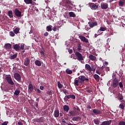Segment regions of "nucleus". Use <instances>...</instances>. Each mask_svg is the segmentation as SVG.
Segmentation results:
<instances>
[{
  "label": "nucleus",
  "mask_w": 125,
  "mask_h": 125,
  "mask_svg": "<svg viewBox=\"0 0 125 125\" xmlns=\"http://www.w3.org/2000/svg\"><path fill=\"white\" fill-rule=\"evenodd\" d=\"M96 73L97 74H98V75H101V73L100 72V71L98 70H96Z\"/></svg>",
  "instance_id": "nucleus-56"
},
{
  "label": "nucleus",
  "mask_w": 125,
  "mask_h": 125,
  "mask_svg": "<svg viewBox=\"0 0 125 125\" xmlns=\"http://www.w3.org/2000/svg\"><path fill=\"white\" fill-rule=\"evenodd\" d=\"M111 125V122L110 121H104L101 125Z\"/></svg>",
  "instance_id": "nucleus-29"
},
{
  "label": "nucleus",
  "mask_w": 125,
  "mask_h": 125,
  "mask_svg": "<svg viewBox=\"0 0 125 125\" xmlns=\"http://www.w3.org/2000/svg\"><path fill=\"white\" fill-rule=\"evenodd\" d=\"M36 90H37L38 93H40L41 94H42V91H41V90H40L39 89H36Z\"/></svg>",
  "instance_id": "nucleus-50"
},
{
  "label": "nucleus",
  "mask_w": 125,
  "mask_h": 125,
  "mask_svg": "<svg viewBox=\"0 0 125 125\" xmlns=\"http://www.w3.org/2000/svg\"><path fill=\"white\" fill-rule=\"evenodd\" d=\"M47 94H48V95H52V92H51V91H48L47 92Z\"/></svg>",
  "instance_id": "nucleus-52"
},
{
  "label": "nucleus",
  "mask_w": 125,
  "mask_h": 125,
  "mask_svg": "<svg viewBox=\"0 0 125 125\" xmlns=\"http://www.w3.org/2000/svg\"><path fill=\"white\" fill-rule=\"evenodd\" d=\"M89 59L91 61H95V60H96V57H95L92 55H90L89 56Z\"/></svg>",
  "instance_id": "nucleus-23"
},
{
  "label": "nucleus",
  "mask_w": 125,
  "mask_h": 125,
  "mask_svg": "<svg viewBox=\"0 0 125 125\" xmlns=\"http://www.w3.org/2000/svg\"><path fill=\"white\" fill-rule=\"evenodd\" d=\"M24 2L26 4H31L33 1L32 0H24Z\"/></svg>",
  "instance_id": "nucleus-30"
},
{
  "label": "nucleus",
  "mask_w": 125,
  "mask_h": 125,
  "mask_svg": "<svg viewBox=\"0 0 125 125\" xmlns=\"http://www.w3.org/2000/svg\"><path fill=\"white\" fill-rule=\"evenodd\" d=\"M65 72L66 73H67L68 75H71V74H73V71L69 69H67L65 70Z\"/></svg>",
  "instance_id": "nucleus-34"
},
{
  "label": "nucleus",
  "mask_w": 125,
  "mask_h": 125,
  "mask_svg": "<svg viewBox=\"0 0 125 125\" xmlns=\"http://www.w3.org/2000/svg\"><path fill=\"white\" fill-rule=\"evenodd\" d=\"M58 87L59 88H62L63 87V85L61 83H60V82H58Z\"/></svg>",
  "instance_id": "nucleus-41"
},
{
  "label": "nucleus",
  "mask_w": 125,
  "mask_h": 125,
  "mask_svg": "<svg viewBox=\"0 0 125 125\" xmlns=\"http://www.w3.org/2000/svg\"><path fill=\"white\" fill-rule=\"evenodd\" d=\"M43 35H44V37H47V36H48L49 34H48V32H46L44 33Z\"/></svg>",
  "instance_id": "nucleus-55"
},
{
  "label": "nucleus",
  "mask_w": 125,
  "mask_h": 125,
  "mask_svg": "<svg viewBox=\"0 0 125 125\" xmlns=\"http://www.w3.org/2000/svg\"><path fill=\"white\" fill-rule=\"evenodd\" d=\"M68 125H77V124H72L71 123H69L68 124Z\"/></svg>",
  "instance_id": "nucleus-64"
},
{
  "label": "nucleus",
  "mask_w": 125,
  "mask_h": 125,
  "mask_svg": "<svg viewBox=\"0 0 125 125\" xmlns=\"http://www.w3.org/2000/svg\"><path fill=\"white\" fill-rule=\"evenodd\" d=\"M68 124L66 121H65L64 119H62V125H65Z\"/></svg>",
  "instance_id": "nucleus-39"
},
{
  "label": "nucleus",
  "mask_w": 125,
  "mask_h": 125,
  "mask_svg": "<svg viewBox=\"0 0 125 125\" xmlns=\"http://www.w3.org/2000/svg\"><path fill=\"white\" fill-rule=\"evenodd\" d=\"M24 45H25V44H21V47H20V48H21V49H22V50H24Z\"/></svg>",
  "instance_id": "nucleus-48"
},
{
  "label": "nucleus",
  "mask_w": 125,
  "mask_h": 125,
  "mask_svg": "<svg viewBox=\"0 0 125 125\" xmlns=\"http://www.w3.org/2000/svg\"><path fill=\"white\" fill-rule=\"evenodd\" d=\"M18 125H23V123H22V122H19L18 123Z\"/></svg>",
  "instance_id": "nucleus-59"
},
{
  "label": "nucleus",
  "mask_w": 125,
  "mask_h": 125,
  "mask_svg": "<svg viewBox=\"0 0 125 125\" xmlns=\"http://www.w3.org/2000/svg\"><path fill=\"white\" fill-rule=\"evenodd\" d=\"M69 15L70 17H76V14H75L73 12H69Z\"/></svg>",
  "instance_id": "nucleus-31"
},
{
  "label": "nucleus",
  "mask_w": 125,
  "mask_h": 125,
  "mask_svg": "<svg viewBox=\"0 0 125 125\" xmlns=\"http://www.w3.org/2000/svg\"><path fill=\"white\" fill-rule=\"evenodd\" d=\"M6 80L7 83H8L10 84L11 85H14V83L13 82V81H12V79L10 76L6 77Z\"/></svg>",
  "instance_id": "nucleus-5"
},
{
  "label": "nucleus",
  "mask_w": 125,
  "mask_h": 125,
  "mask_svg": "<svg viewBox=\"0 0 125 125\" xmlns=\"http://www.w3.org/2000/svg\"><path fill=\"white\" fill-rule=\"evenodd\" d=\"M118 125H125V121H121L119 122Z\"/></svg>",
  "instance_id": "nucleus-43"
},
{
  "label": "nucleus",
  "mask_w": 125,
  "mask_h": 125,
  "mask_svg": "<svg viewBox=\"0 0 125 125\" xmlns=\"http://www.w3.org/2000/svg\"><path fill=\"white\" fill-rule=\"evenodd\" d=\"M69 115H68L69 117H73L74 116H76V112H75V111H71V110H70L69 111Z\"/></svg>",
  "instance_id": "nucleus-25"
},
{
  "label": "nucleus",
  "mask_w": 125,
  "mask_h": 125,
  "mask_svg": "<svg viewBox=\"0 0 125 125\" xmlns=\"http://www.w3.org/2000/svg\"><path fill=\"white\" fill-rule=\"evenodd\" d=\"M89 5L91 9L95 10L98 8V6L96 5V4L94 3H89Z\"/></svg>",
  "instance_id": "nucleus-9"
},
{
  "label": "nucleus",
  "mask_w": 125,
  "mask_h": 125,
  "mask_svg": "<svg viewBox=\"0 0 125 125\" xmlns=\"http://www.w3.org/2000/svg\"><path fill=\"white\" fill-rule=\"evenodd\" d=\"M82 50H83V49H82V45H81V44H79L77 47V52H82Z\"/></svg>",
  "instance_id": "nucleus-27"
},
{
  "label": "nucleus",
  "mask_w": 125,
  "mask_h": 125,
  "mask_svg": "<svg viewBox=\"0 0 125 125\" xmlns=\"http://www.w3.org/2000/svg\"><path fill=\"white\" fill-rule=\"evenodd\" d=\"M119 86H120V88H122V87H124V85H123V83L120 82L119 83Z\"/></svg>",
  "instance_id": "nucleus-51"
},
{
  "label": "nucleus",
  "mask_w": 125,
  "mask_h": 125,
  "mask_svg": "<svg viewBox=\"0 0 125 125\" xmlns=\"http://www.w3.org/2000/svg\"><path fill=\"white\" fill-rule=\"evenodd\" d=\"M77 110L79 112H80V111H81V109H80V108H79V107H77Z\"/></svg>",
  "instance_id": "nucleus-63"
},
{
  "label": "nucleus",
  "mask_w": 125,
  "mask_h": 125,
  "mask_svg": "<svg viewBox=\"0 0 125 125\" xmlns=\"http://www.w3.org/2000/svg\"><path fill=\"white\" fill-rule=\"evenodd\" d=\"M119 6H121V7L124 6L125 5V2L122 0L119 1Z\"/></svg>",
  "instance_id": "nucleus-36"
},
{
  "label": "nucleus",
  "mask_w": 125,
  "mask_h": 125,
  "mask_svg": "<svg viewBox=\"0 0 125 125\" xmlns=\"http://www.w3.org/2000/svg\"><path fill=\"white\" fill-rule=\"evenodd\" d=\"M62 2H63V3H64V5H66L67 4V3H69V0H63Z\"/></svg>",
  "instance_id": "nucleus-45"
},
{
  "label": "nucleus",
  "mask_w": 125,
  "mask_h": 125,
  "mask_svg": "<svg viewBox=\"0 0 125 125\" xmlns=\"http://www.w3.org/2000/svg\"><path fill=\"white\" fill-rule=\"evenodd\" d=\"M118 85H119V81L117 80H114L112 83V87H114V88H116Z\"/></svg>",
  "instance_id": "nucleus-15"
},
{
  "label": "nucleus",
  "mask_w": 125,
  "mask_h": 125,
  "mask_svg": "<svg viewBox=\"0 0 125 125\" xmlns=\"http://www.w3.org/2000/svg\"><path fill=\"white\" fill-rule=\"evenodd\" d=\"M94 123L95 125H99L100 124V121L97 119H94Z\"/></svg>",
  "instance_id": "nucleus-38"
},
{
  "label": "nucleus",
  "mask_w": 125,
  "mask_h": 125,
  "mask_svg": "<svg viewBox=\"0 0 125 125\" xmlns=\"http://www.w3.org/2000/svg\"><path fill=\"white\" fill-rule=\"evenodd\" d=\"M8 16L10 18H13V12H12V11L9 10L8 11Z\"/></svg>",
  "instance_id": "nucleus-28"
},
{
  "label": "nucleus",
  "mask_w": 125,
  "mask_h": 125,
  "mask_svg": "<svg viewBox=\"0 0 125 125\" xmlns=\"http://www.w3.org/2000/svg\"><path fill=\"white\" fill-rule=\"evenodd\" d=\"M71 98L72 99H76V96L74 95H66L64 98V100L65 102L68 101V99Z\"/></svg>",
  "instance_id": "nucleus-2"
},
{
  "label": "nucleus",
  "mask_w": 125,
  "mask_h": 125,
  "mask_svg": "<svg viewBox=\"0 0 125 125\" xmlns=\"http://www.w3.org/2000/svg\"><path fill=\"white\" fill-rule=\"evenodd\" d=\"M85 67L89 72H92V69L91 68V67H90V65L88 64H86L85 65Z\"/></svg>",
  "instance_id": "nucleus-22"
},
{
  "label": "nucleus",
  "mask_w": 125,
  "mask_h": 125,
  "mask_svg": "<svg viewBox=\"0 0 125 125\" xmlns=\"http://www.w3.org/2000/svg\"><path fill=\"white\" fill-rule=\"evenodd\" d=\"M33 90H34V87H33V85L32 84V83H30L28 86V91L29 93H32V92H33Z\"/></svg>",
  "instance_id": "nucleus-12"
},
{
  "label": "nucleus",
  "mask_w": 125,
  "mask_h": 125,
  "mask_svg": "<svg viewBox=\"0 0 125 125\" xmlns=\"http://www.w3.org/2000/svg\"><path fill=\"white\" fill-rule=\"evenodd\" d=\"M75 54L77 57V60L79 61H82L83 60V55L80 53V52H75Z\"/></svg>",
  "instance_id": "nucleus-1"
},
{
  "label": "nucleus",
  "mask_w": 125,
  "mask_h": 125,
  "mask_svg": "<svg viewBox=\"0 0 125 125\" xmlns=\"http://www.w3.org/2000/svg\"><path fill=\"white\" fill-rule=\"evenodd\" d=\"M14 13L15 15H16V16H17V17H21V14H22V12L20 11H19V10H18V9L16 8L14 10Z\"/></svg>",
  "instance_id": "nucleus-7"
},
{
  "label": "nucleus",
  "mask_w": 125,
  "mask_h": 125,
  "mask_svg": "<svg viewBox=\"0 0 125 125\" xmlns=\"http://www.w3.org/2000/svg\"><path fill=\"white\" fill-rule=\"evenodd\" d=\"M24 65L25 66H29L30 65V59H29V58H26L24 60Z\"/></svg>",
  "instance_id": "nucleus-14"
},
{
  "label": "nucleus",
  "mask_w": 125,
  "mask_h": 125,
  "mask_svg": "<svg viewBox=\"0 0 125 125\" xmlns=\"http://www.w3.org/2000/svg\"><path fill=\"white\" fill-rule=\"evenodd\" d=\"M54 117L58 118L59 117V109H57L54 111Z\"/></svg>",
  "instance_id": "nucleus-20"
},
{
  "label": "nucleus",
  "mask_w": 125,
  "mask_h": 125,
  "mask_svg": "<svg viewBox=\"0 0 125 125\" xmlns=\"http://www.w3.org/2000/svg\"><path fill=\"white\" fill-rule=\"evenodd\" d=\"M8 124V122H4L3 123H2L1 125H7Z\"/></svg>",
  "instance_id": "nucleus-53"
},
{
  "label": "nucleus",
  "mask_w": 125,
  "mask_h": 125,
  "mask_svg": "<svg viewBox=\"0 0 125 125\" xmlns=\"http://www.w3.org/2000/svg\"><path fill=\"white\" fill-rule=\"evenodd\" d=\"M44 121V118L43 117H41L40 118H35L34 119V122H36L37 123H43Z\"/></svg>",
  "instance_id": "nucleus-6"
},
{
  "label": "nucleus",
  "mask_w": 125,
  "mask_h": 125,
  "mask_svg": "<svg viewBox=\"0 0 125 125\" xmlns=\"http://www.w3.org/2000/svg\"><path fill=\"white\" fill-rule=\"evenodd\" d=\"M102 9H107L108 8V4L106 3H102L101 4Z\"/></svg>",
  "instance_id": "nucleus-18"
},
{
  "label": "nucleus",
  "mask_w": 125,
  "mask_h": 125,
  "mask_svg": "<svg viewBox=\"0 0 125 125\" xmlns=\"http://www.w3.org/2000/svg\"><path fill=\"white\" fill-rule=\"evenodd\" d=\"M87 109H91V106L89 105H87Z\"/></svg>",
  "instance_id": "nucleus-60"
},
{
  "label": "nucleus",
  "mask_w": 125,
  "mask_h": 125,
  "mask_svg": "<svg viewBox=\"0 0 125 125\" xmlns=\"http://www.w3.org/2000/svg\"><path fill=\"white\" fill-rule=\"evenodd\" d=\"M35 64L36 66H38L39 67H41V66H42V62L39 60L35 61Z\"/></svg>",
  "instance_id": "nucleus-24"
},
{
  "label": "nucleus",
  "mask_w": 125,
  "mask_h": 125,
  "mask_svg": "<svg viewBox=\"0 0 125 125\" xmlns=\"http://www.w3.org/2000/svg\"><path fill=\"white\" fill-rule=\"evenodd\" d=\"M93 113L95 115H101V114H102V111L98 109H94L93 110Z\"/></svg>",
  "instance_id": "nucleus-10"
},
{
  "label": "nucleus",
  "mask_w": 125,
  "mask_h": 125,
  "mask_svg": "<svg viewBox=\"0 0 125 125\" xmlns=\"http://www.w3.org/2000/svg\"><path fill=\"white\" fill-rule=\"evenodd\" d=\"M19 27H16L14 30V33L16 34V35H17L18 33H19Z\"/></svg>",
  "instance_id": "nucleus-32"
},
{
  "label": "nucleus",
  "mask_w": 125,
  "mask_h": 125,
  "mask_svg": "<svg viewBox=\"0 0 125 125\" xmlns=\"http://www.w3.org/2000/svg\"><path fill=\"white\" fill-rule=\"evenodd\" d=\"M106 27H101L100 29L98 30V32H99V31H102L103 32H104V31H106Z\"/></svg>",
  "instance_id": "nucleus-40"
},
{
  "label": "nucleus",
  "mask_w": 125,
  "mask_h": 125,
  "mask_svg": "<svg viewBox=\"0 0 125 125\" xmlns=\"http://www.w3.org/2000/svg\"><path fill=\"white\" fill-rule=\"evenodd\" d=\"M123 99H124V97H123V96H121V97L119 98V100H120V101H122Z\"/></svg>",
  "instance_id": "nucleus-58"
},
{
  "label": "nucleus",
  "mask_w": 125,
  "mask_h": 125,
  "mask_svg": "<svg viewBox=\"0 0 125 125\" xmlns=\"http://www.w3.org/2000/svg\"><path fill=\"white\" fill-rule=\"evenodd\" d=\"M46 30H47V32H50V31H52V28H51V26H47L46 27Z\"/></svg>",
  "instance_id": "nucleus-42"
},
{
  "label": "nucleus",
  "mask_w": 125,
  "mask_h": 125,
  "mask_svg": "<svg viewBox=\"0 0 125 125\" xmlns=\"http://www.w3.org/2000/svg\"><path fill=\"white\" fill-rule=\"evenodd\" d=\"M14 49L16 50V51H19L20 49V45L18 44H16L14 45Z\"/></svg>",
  "instance_id": "nucleus-21"
},
{
  "label": "nucleus",
  "mask_w": 125,
  "mask_h": 125,
  "mask_svg": "<svg viewBox=\"0 0 125 125\" xmlns=\"http://www.w3.org/2000/svg\"><path fill=\"white\" fill-rule=\"evenodd\" d=\"M4 48L7 51H10V50H11V48H12V46L11 45L10 43H7L4 45Z\"/></svg>",
  "instance_id": "nucleus-4"
},
{
  "label": "nucleus",
  "mask_w": 125,
  "mask_h": 125,
  "mask_svg": "<svg viewBox=\"0 0 125 125\" xmlns=\"http://www.w3.org/2000/svg\"><path fill=\"white\" fill-rule=\"evenodd\" d=\"M20 89H22V87H21V86H19L18 89H17L15 90V91L14 93V95H16V96H18V95H19V94H20V92H21Z\"/></svg>",
  "instance_id": "nucleus-13"
},
{
  "label": "nucleus",
  "mask_w": 125,
  "mask_h": 125,
  "mask_svg": "<svg viewBox=\"0 0 125 125\" xmlns=\"http://www.w3.org/2000/svg\"><path fill=\"white\" fill-rule=\"evenodd\" d=\"M88 24L90 28H93V27H95V26H97V25H98L96 21H94L92 23L88 22Z\"/></svg>",
  "instance_id": "nucleus-16"
},
{
  "label": "nucleus",
  "mask_w": 125,
  "mask_h": 125,
  "mask_svg": "<svg viewBox=\"0 0 125 125\" xmlns=\"http://www.w3.org/2000/svg\"><path fill=\"white\" fill-rule=\"evenodd\" d=\"M121 102H122V103L119 105V108H120V109H122V110H125V100H124L122 101Z\"/></svg>",
  "instance_id": "nucleus-17"
},
{
  "label": "nucleus",
  "mask_w": 125,
  "mask_h": 125,
  "mask_svg": "<svg viewBox=\"0 0 125 125\" xmlns=\"http://www.w3.org/2000/svg\"><path fill=\"white\" fill-rule=\"evenodd\" d=\"M9 34L11 37H14V36H15V33L13 32V31L10 32Z\"/></svg>",
  "instance_id": "nucleus-44"
},
{
  "label": "nucleus",
  "mask_w": 125,
  "mask_h": 125,
  "mask_svg": "<svg viewBox=\"0 0 125 125\" xmlns=\"http://www.w3.org/2000/svg\"><path fill=\"white\" fill-rule=\"evenodd\" d=\"M84 81H86V82H88V81H89V80L88 78H85V77Z\"/></svg>",
  "instance_id": "nucleus-62"
},
{
  "label": "nucleus",
  "mask_w": 125,
  "mask_h": 125,
  "mask_svg": "<svg viewBox=\"0 0 125 125\" xmlns=\"http://www.w3.org/2000/svg\"><path fill=\"white\" fill-rule=\"evenodd\" d=\"M80 83V81L79 80H75L74 81V85H77V86H79Z\"/></svg>",
  "instance_id": "nucleus-33"
},
{
  "label": "nucleus",
  "mask_w": 125,
  "mask_h": 125,
  "mask_svg": "<svg viewBox=\"0 0 125 125\" xmlns=\"http://www.w3.org/2000/svg\"><path fill=\"white\" fill-rule=\"evenodd\" d=\"M40 88L41 90H43V89H44V87H43V86H41Z\"/></svg>",
  "instance_id": "nucleus-57"
},
{
  "label": "nucleus",
  "mask_w": 125,
  "mask_h": 125,
  "mask_svg": "<svg viewBox=\"0 0 125 125\" xmlns=\"http://www.w3.org/2000/svg\"><path fill=\"white\" fill-rule=\"evenodd\" d=\"M78 79L79 80V83H83L84 82V80H85V76H80L78 77Z\"/></svg>",
  "instance_id": "nucleus-11"
},
{
  "label": "nucleus",
  "mask_w": 125,
  "mask_h": 125,
  "mask_svg": "<svg viewBox=\"0 0 125 125\" xmlns=\"http://www.w3.org/2000/svg\"><path fill=\"white\" fill-rule=\"evenodd\" d=\"M86 92L88 93H93L92 90L88 89L86 90Z\"/></svg>",
  "instance_id": "nucleus-46"
},
{
  "label": "nucleus",
  "mask_w": 125,
  "mask_h": 125,
  "mask_svg": "<svg viewBox=\"0 0 125 125\" xmlns=\"http://www.w3.org/2000/svg\"><path fill=\"white\" fill-rule=\"evenodd\" d=\"M94 78L96 80V81H99V80L100 79V77L97 74H95L94 75Z\"/></svg>",
  "instance_id": "nucleus-35"
},
{
  "label": "nucleus",
  "mask_w": 125,
  "mask_h": 125,
  "mask_svg": "<svg viewBox=\"0 0 125 125\" xmlns=\"http://www.w3.org/2000/svg\"><path fill=\"white\" fill-rule=\"evenodd\" d=\"M56 30H57V29H56V27H54L53 28V31H54V32L56 31Z\"/></svg>",
  "instance_id": "nucleus-61"
},
{
  "label": "nucleus",
  "mask_w": 125,
  "mask_h": 125,
  "mask_svg": "<svg viewBox=\"0 0 125 125\" xmlns=\"http://www.w3.org/2000/svg\"><path fill=\"white\" fill-rule=\"evenodd\" d=\"M35 103V106L36 107V108H39V103L36 102Z\"/></svg>",
  "instance_id": "nucleus-54"
},
{
  "label": "nucleus",
  "mask_w": 125,
  "mask_h": 125,
  "mask_svg": "<svg viewBox=\"0 0 125 125\" xmlns=\"http://www.w3.org/2000/svg\"><path fill=\"white\" fill-rule=\"evenodd\" d=\"M17 57V54H15L12 56H10V59H15Z\"/></svg>",
  "instance_id": "nucleus-37"
},
{
  "label": "nucleus",
  "mask_w": 125,
  "mask_h": 125,
  "mask_svg": "<svg viewBox=\"0 0 125 125\" xmlns=\"http://www.w3.org/2000/svg\"><path fill=\"white\" fill-rule=\"evenodd\" d=\"M82 118H81L80 116H77V117H73L72 118V121L78 122V121H79Z\"/></svg>",
  "instance_id": "nucleus-26"
},
{
  "label": "nucleus",
  "mask_w": 125,
  "mask_h": 125,
  "mask_svg": "<svg viewBox=\"0 0 125 125\" xmlns=\"http://www.w3.org/2000/svg\"><path fill=\"white\" fill-rule=\"evenodd\" d=\"M79 38L81 39L82 42H86V43H88V39H86L85 37L83 36H79Z\"/></svg>",
  "instance_id": "nucleus-8"
},
{
  "label": "nucleus",
  "mask_w": 125,
  "mask_h": 125,
  "mask_svg": "<svg viewBox=\"0 0 125 125\" xmlns=\"http://www.w3.org/2000/svg\"><path fill=\"white\" fill-rule=\"evenodd\" d=\"M63 109L64 112L68 113V112H69V110H70V107H69V105H67L65 104L63 106Z\"/></svg>",
  "instance_id": "nucleus-19"
},
{
  "label": "nucleus",
  "mask_w": 125,
  "mask_h": 125,
  "mask_svg": "<svg viewBox=\"0 0 125 125\" xmlns=\"http://www.w3.org/2000/svg\"><path fill=\"white\" fill-rule=\"evenodd\" d=\"M62 92H63V93H64L65 95H67V93H68V91H67V90L63 89L62 90Z\"/></svg>",
  "instance_id": "nucleus-49"
},
{
  "label": "nucleus",
  "mask_w": 125,
  "mask_h": 125,
  "mask_svg": "<svg viewBox=\"0 0 125 125\" xmlns=\"http://www.w3.org/2000/svg\"><path fill=\"white\" fill-rule=\"evenodd\" d=\"M14 78H15V80L18 81V82H20L21 83V76L19 73H16L14 74Z\"/></svg>",
  "instance_id": "nucleus-3"
},
{
  "label": "nucleus",
  "mask_w": 125,
  "mask_h": 125,
  "mask_svg": "<svg viewBox=\"0 0 125 125\" xmlns=\"http://www.w3.org/2000/svg\"><path fill=\"white\" fill-rule=\"evenodd\" d=\"M92 71H93V72H95V70H96V67L94 66V65H93L92 66Z\"/></svg>",
  "instance_id": "nucleus-47"
}]
</instances>
